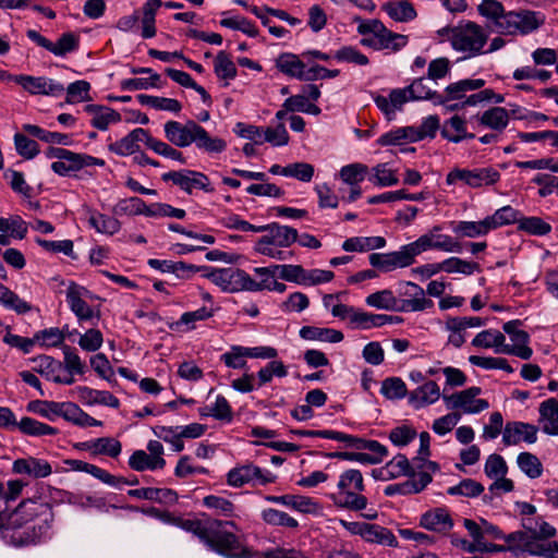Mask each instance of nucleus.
<instances>
[{
    "instance_id": "a211bd4d",
    "label": "nucleus",
    "mask_w": 558,
    "mask_h": 558,
    "mask_svg": "<svg viewBox=\"0 0 558 558\" xmlns=\"http://www.w3.org/2000/svg\"><path fill=\"white\" fill-rule=\"evenodd\" d=\"M403 318L395 315L374 314L355 307L353 318L351 319V329L368 330L380 328L385 325L401 324Z\"/></svg>"
},
{
    "instance_id": "20e7f679",
    "label": "nucleus",
    "mask_w": 558,
    "mask_h": 558,
    "mask_svg": "<svg viewBox=\"0 0 558 558\" xmlns=\"http://www.w3.org/2000/svg\"><path fill=\"white\" fill-rule=\"evenodd\" d=\"M453 50L464 53L465 58L485 54L489 33L473 21H461L442 31Z\"/></svg>"
},
{
    "instance_id": "4be33fe9",
    "label": "nucleus",
    "mask_w": 558,
    "mask_h": 558,
    "mask_svg": "<svg viewBox=\"0 0 558 558\" xmlns=\"http://www.w3.org/2000/svg\"><path fill=\"white\" fill-rule=\"evenodd\" d=\"M519 320H510L504 324L502 329L510 336L512 344L508 347L514 352H506V354L515 355L522 360L531 359L533 350L529 347V333L522 329H519Z\"/></svg>"
},
{
    "instance_id": "4468645a",
    "label": "nucleus",
    "mask_w": 558,
    "mask_h": 558,
    "mask_svg": "<svg viewBox=\"0 0 558 558\" xmlns=\"http://www.w3.org/2000/svg\"><path fill=\"white\" fill-rule=\"evenodd\" d=\"M161 179L165 182L171 181L187 194H192L195 189L203 190L207 193L214 192L208 177L202 172L192 170L170 171L163 173Z\"/></svg>"
},
{
    "instance_id": "aec40b11",
    "label": "nucleus",
    "mask_w": 558,
    "mask_h": 558,
    "mask_svg": "<svg viewBox=\"0 0 558 558\" xmlns=\"http://www.w3.org/2000/svg\"><path fill=\"white\" fill-rule=\"evenodd\" d=\"M485 85V81L482 78H465L449 84L442 94L437 97V105H446L451 101H463L466 97V93L478 90Z\"/></svg>"
},
{
    "instance_id": "bb28decb",
    "label": "nucleus",
    "mask_w": 558,
    "mask_h": 558,
    "mask_svg": "<svg viewBox=\"0 0 558 558\" xmlns=\"http://www.w3.org/2000/svg\"><path fill=\"white\" fill-rule=\"evenodd\" d=\"M420 526L432 532L447 533L453 526L452 518L445 508H434L420 517Z\"/></svg>"
},
{
    "instance_id": "8fccbe9b",
    "label": "nucleus",
    "mask_w": 558,
    "mask_h": 558,
    "mask_svg": "<svg viewBox=\"0 0 558 558\" xmlns=\"http://www.w3.org/2000/svg\"><path fill=\"white\" fill-rule=\"evenodd\" d=\"M254 272L258 277V280L253 279L248 275L250 282H247V291L250 292L268 290L276 276H278L277 270H275V266L257 267L254 269Z\"/></svg>"
},
{
    "instance_id": "f03ea898",
    "label": "nucleus",
    "mask_w": 558,
    "mask_h": 558,
    "mask_svg": "<svg viewBox=\"0 0 558 558\" xmlns=\"http://www.w3.org/2000/svg\"><path fill=\"white\" fill-rule=\"evenodd\" d=\"M175 522L181 529L193 533L211 550L226 558H252L250 550L240 543L239 538L223 530L227 525L235 526L232 521L177 519Z\"/></svg>"
},
{
    "instance_id": "37998d69",
    "label": "nucleus",
    "mask_w": 558,
    "mask_h": 558,
    "mask_svg": "<svg viewBox=\"0 0 558 558\" xmlns=\"http://www.w3.org/2000/svg\"><path fill=\"white\" fill-rule=\"evenodd\" d=\"M161 7L160 0H147L142 8V36L151 38L156 35L155 16L157 10Z\"/></svg>"
},
{
    "instance_id": "f704fd0d",
    "label": "nucleus",
    "mask_w": 558,
    "mask_h": 558,
    "mask_svg": "<svg viewBox=\"0 0 558 558\" xmlns=\"http://www.w3.org/2000/svg\"><path fill=\"white\" fill-rule=\"evenodd\" d=\"M510 114L504 107H492L478 117L481 125L501 133L509 124Z\"/></svg>"
},
{
    "instance_id": "680f3d73",
    "label": "nucleus",
    "mask_w": 558,
    "mask_h": 558,
    "mask_svg": "<svg viewBox=\"0 0 558 558\" xmlns=\"http://www.w3.org/2000/svg\"><path fill=\"white\" fill-rule=\"evenodd\" d=\"M520 470L530 478H538L543 474L541 460L531 452H522L517 459Z\"/></svg>"
},
{
    "instance_id": "473e14b6",
    "label": "nucleus",
    "mask_w": 558,
    "mask_h": 558,
    "mask_svg": "<svg viewBox=\"0 0 558 558\" xmlns=\"http://www.w3.org/2000/svg\"><path fill=\"white\" fill-rule=\"evenodd\" d=\"M442 398L437 383L429 380L414 389L410 395V402L418 409L437 402Z\"/></svg>"
},
{
    "instance_id": "0e129e2a",
    "label": "nucleus",
    "mask_w": 558,
    "mask_h": 558,
    "mask_svg": "<svg viewBox=\"0 0 558 558\" xmlns=\"http://www.w3.org/2000/svg\"><path fill=\"white\" fill-rule=\"evenodd\" d=\"M262 519L270 525L284 526L289 529H298L299 526L298 520L288 513L274 508L264 509L262 511Z\"/></svg>"
},
{
    "instance_id": "c85d7f7f",
    "label": "nucleus",
    "mask_w": 558,
    "mask_h": 558,
    "mask_svg": "<svg viewBox=\"0 0 558 558\" xmlns=\"http://www.w3.org/2000/svg\"><path fill=\"white\" fill-rule=\"evenodd\" d=\"M409 96L407 87L396 88L390 90L388 96H376L374 101L388 119H392L396 112L402 109L404 104L412 101Z\"/></svg>"
},
{
    "instance_id": "393cba45",
    "label": "nucleus",
    "mask_w": 558,
    "mask_h": 558,
    "mask_svg": "<svg viewBox=\"0 0 558 558\" xmlns=\"http://www.w3.org/2000/svg\"><path fill=\"white\" fill-rule=\"evenodd\" d=\"M149 136L147 130L137 128L119 141L111 143L108 148L119 156H129L140 150L141 143H145L148 147Z\"/></svg>"
},
{
    "instance_id": "09e8293b",
    "label": "nucleus",
    "mask_w": 558,
    "mask_h": 558,
    "mask_svg": "<svg viewBox=\"0 0 558 558\" xmlns=\"http://www.w3.org/2000/svg\"><path fill=\"white\" fill-rule=\"evenodd\" d=\"M439 264V270L448 274H463L470 276L480 271V265L474 262L461 259L459 257H449Z\"/></svg>"
},
{
    "instance_id": "c03bdc74",
    "label": "nucleus",
    "mask_w": 558,
    "mask_h": 558,
    "mask_svg": "<svg viewBox=\"0 0 558 558\" xmlns=\"http://www.w3.org/2000/svg\"><path fill=\"white\" fill-rule=\"evenodd\" d=\"M287 507L305 514L319 515L323 512V506L317 500L303 495L289 494Z\"/></svg>"
},
{
    "instance_id": "1a4fd4ad",
    "label": "nucleus",
    "mask_w": 558,
    "mask_h": 558,
    "mask_svg": "<svg viewBox=\"0 0 558 558\" xmlns=\"http://www.w3.org/2000/svg\"><path fill=\"white\" fill-rule=\"evenodd\" d=\"M539 26V21L534 12L509 11L499 16L494 24V29L504 35L527 34Z\"/></svg>"
},
{
    "instance_id": "338daca9",
    "label": "nucleus",
    "mask_w": 558,
    "mask_h": 558,
    "mask_svg": "<svg viewBox=\"0 0 558 558\" xmlns=\"http://www.w3.org/2000/svg\"><path fill=\"white\" fill-rule=\"evenodd\" d=\"M216 75L221 80H233L236 76V66L226 51H219L214 61Z\"/></svg>"
},
{
    "instance_id": "4d7b16f0",
    "label": "nucleus",
    "mask_w": 558,
    "mask_h": 558,
    "mask_svg": "<svg viewBox=\"0 0 558 558\" xmlns=\"http://www.w3.org/2000/svg\"><path fill=\"white\" fill-rule=\"evenodd\" d=\"M15 428H19L23 434L28 436H46V435H56L57 429L50 425L38 422L32 417H23Z\"/></svg>"
},
{
    "instance_id": "69168bd1",
    "label": "nucleus",
    "mask_w": 558,
    "mask_h": 558,
    "mask_svg": "<svg viewBox=\"0 0 558 558\" xmlns=\"http://www.w3.org/2000/svg\"><path fill=\"white\" fill-rule=\"evenodd\" d=\"M372 171L369 181L377 186H392L399 182L397 171L389 168L388 163H379Z\"/></svg>"
},
{
    "instance_id": "412c9836",
    "label": "nucleus",
    "mask_w": 558,
    "mask_h": 558,
    "mask_svg": "<svg viewBox=\"0 0 558 558\" xmlns=\"http://www.w3.org/2000/svg\"><path fill=\"white\" fill-rule=\"evenodd\" d=\"M12 472L17 475H27L32 478H45L52 473V466L45 459L28 456L14 460Z\"/></svg>"
},
{
    "instance_id": "58836bf2",
    "label": "nucleus",
    "mask_w": 558,
    "mask_h": 558,
    "mask_svg": "<svg viewBox=\"0 0 558 558\" xmlns=\"http://www.w3.org/2000/svg\"><path fill=\"white\" fill-rule=\"evenodd\" d=\"M386 246L384 236H353L342 243V250L345 252H368Z\"/></svg>"
},
{
    "instance_id": "79ce46f5",
    "label": "nucleus",
    "mask_w": 558,
    "mask_h": 558,
    "mask_svg": "<svg viewBox=\"0 0 558 558\" xmlns=\"http://www.w3.org/2000/svg\"><path fill=\"white\" fill-rule=\"evenodd\" d=\"M88 223L97 232L109 235L116 234L121 228L118 219L94 210H88Z\"/></svg>"
},
{
    "instance_id": "ddd939ff",
    "label": "nucleus",
    "mask_w": 558,
    "mask_h": 558,
    "mask_svg": "<svg viewBox=\"0 0 558 558\" xmlns=\"http://www.w3.org/2000/svg\"><path fill=\"white\" fill-rule=\"evenodd\" d=\"M148 452L136 450L129 459V465L132 470L143 472L146 470H161L166 466L163 459V446L158 440H149L147 444Z\"/></svg>"
},
{
    "instance_id": "cd10ccee",
    "label": "nucleus",
    "mask_w": 558,
    "mask_h": 558,
    "mask_svg": "<svg viewBox=\"0 0 558 558\" xmlns=\"http://www.w3.org/2000/svg\"><path fill=\"white\" fill-rule=\"evenodd\" d=\"M276 66L280 72L290 77H294L300 81L306 80L308 64L302 57V53L298 56L291 52H283L276 59Z\"/></svg>"
},
{
    "instance_id": "b1692460",
    "label": "nucleus",
    "mask_w": 558,
    "mask_h": 558,
    "mask_svg": "<svg viewBox=\"0 0 558 558\" xmlns=\"http://www.w3.org/2000/svg\"><path fill=\"white\" fill-rule=\"evenodd\" d=\"M537 440V427L523 422H508L504 428L502 442L506 446L518 445L521 441L534 444Z\"/></svg>"
},
{
    "instance_id": "ea45409f",
    "label": "nucleus",
    "mask_w": 558,
    "mask_h": 558,
    "mask_svg": "<svg viewBox=\"0 0 558 558\" xmlns=\"http://www.w3.org/2000/svg\"><path fill=\"white\" fill-rule=\"evenodd\" d=\"M387 15L399 23H408L416 19L417 13L414 5L409 1L387 2L383 5Z\"/></svg>"
},
{
    "instance_id": "2eb2a0df",
    "label": "nucleus",
    "mask_w": 558,
    "mask_h": 558,
    "mask_svg": "<svg viewBox=\"0 0 558 558\" xmlns=\"http://www.w3.org/2000/svg\"><path fill=\"white\" fill-rule=\"evenodd\" d=\"M27 37L37 46L45 48L56 57H64L78 48L80 38L73 33H64L57 43H52L35 29H28Z\"/></svg>"
},
{
    "instance_id": "052dcab7",
    "label": "nucleus",
    "mask_w": 558,
    "mask_h": 558,
    "mask_svg": "<svg viewBox=\"0 0 558 558\" xmlns=\"http://www.w3.org/2000/svg\"><path fill=\"white\" fill-rule=\"evenodd\" d=\"M368 168L366 165L354 162L343 166L339 171V178L348 185H357L366 178Z\"/></svg>"
},
{
    "instance_id": "13d9d810",
    "label": "nucleus",
    "mask_w": 558,
    "mask_h": 558,
    "mask_svg": "<svg viewBox=\"0 0 558 558\" xmlns=\"http://www.w3.org/2000/svg\"><path fill=\"white\" fill-rule=\"evenodd\" d=\"M445 330L448 332V344L460 348L466 340V329L459 317H447Z\"/></svg>"
},
{
    "instance_id": "49530a36",
    "label": "nucleus",
    "mask_w": 558,
    "mask_h": 558,
    "mask_svg": "<svg viewBox=\"0 0 558 558\" xmlns=\"http://www.w3.org/2000/svg\"><path fill=\"white\" fill-rule=\"evenodd\" d=\"M136 98L141 105L151 107L156 110L177 113L182 109L181 102L173 98L158 97L145 94H140Z\"/></svg>"
},
{
    "instance_id": "a18cd8bd",
    "label": "nucleus",
    "mask_w": 558,
    "mask_h": 558,
    "mask_svg": "<svg viewBox=\"0 0 558 558\" xmlns=\"http://www.w3.org/2000/svg\"><path fill=\"white\" fill-rule=\"evenodd\" d=\"M380 472L385 478H397L411 475L413 470L405 456L397 454L386 463Z\"/></svg>"
},
{
    "instance_id": "603ef678",
    "label": "nucleus",
    "mask_w": 558,
    "mask_h": 558,
    "mask_svg": "<svg viewBox=\"0 0 558 558\" xmlns=\"http://www.w3.org/2000/svg\"><path fill=\"white\" fill-rule=\"evenodd\" d=\"M365 303L377 310L392 311L398 310V300L391 290L385 289L374 292L366 296Z\"/></svg>"
},
{
    "instance_id": "f3484780",
    "label": "nucleus",
    "mask_w": 558,
    "mask_h": 558,
    "mask_svg": "<svg viewBox=\"0 0 558 558\" xmlns=\"http://www.w3.org/2000/svg\"><path fill=\"white\" fill-rule=\"evenodd\" d=\"M34 371L57 384L72 385L75 381L74 377L63 367L62 362L48 355H41L35 360Z\"/></svg>"
},
{
    "instance_id": "9b49d317",
    "label": "nucleus",
    "mask_w": 558,
    "mask_h": 558,
    "mask_svg": "<svg viewBox=\"0 0 558 558\" xmlns=\"http://www.w3.org/2000/svg\"><path fill=\"white\" fill-rule=\"evenodd\" d=\"M203 276L219 287L223 292L247 291L248 274L239 268H208Z\"/></svg>"
},
{
    "instance_id": "9d476101",
    "label": "nucleus",
    "mask_w": 558,
    "mask_h": 558,
    "mask_svg": "<svg viewBox=\"0 0 558 558\" xmlns=\"http://www.w3.org/2000/svg\"><path fill=\"white\" fill-rule=\"evenodd\" d=\"M66 302L70 310L74 313L80 322L92 320L100 317V311L89 305V301L96 296L85 287L71 281L66 288Z\"/></svg>"
},
{
    "instance_id": "864d4df0",
    "label": "nucleus",
    "mask_w": 558,
    "mask_h": 558,
    "mask_svg": "<svg viewBox=\"0 0 558 558\" xmlns=\"http://www.w3.org/2000/svg\"><path fill=\"white\" fill-rule=\"evenodd\" d=\"M53 172L60 175H68L71 172L78 171L82 168V154L68 151L62 158L51 163Z\"/></svg>"
},
{
    "instance_id": "a878e982",
    "label": "nucleus",
    "mask_w": 558,
    "mask_h": 558,
    "mask_svg": "<svg viewBox=\"0 0 558 558\" xmlns=\"http://www.w3.org/2000/svg\"><path fill=\"white\" fill-rule=\"evenodd\" d=\"M72 393L85 405L92 407L95 404H101L113 409H118L120 407L119 399L106 390H97L87 386H78L72 391Z\"/></svg>"
},
{
    "instance_id": "423d86ee",
    "label": "nucleus",
    "mask_w": 558,
    "mask_h": 558,
    "mask_svg": "<svg viewBox=\"0 0 558 558\" xmlns=\"http://www.w3.org/2000/svg\"><path fill=\"white\" fill-rule=\"evenodd\" d=\"M337 493L330 495L336 507L351 511H361L367 507V498L362 494L365 489L364 478L359 470L350 469L340 474Z\"/></svg>"
},
{
    "instance_id": "e2e57ef3",
    "label": "nucleus",
    "mask_w": 558,
    "mask_h": 558,
    "mask_svg": "<svg viewBox=\"0 0 558 558\" xmlns=\"http://www.w3.org/2000/svg\"><path fill=\"white\" fill-rule=\"evenodd\" d=\"M28 230L27 222L20 216L0 217V232L10 233L12 238L22 240Z\"/></svg>"
},
{
    "instance_id": "de8ad7c7",
    "label": "nucleus",
    "mask_w": 558,
    "mask_h": 558,
    "mask_svg": "<svg viewBox=\"0 0 558 558\" xmlns=\"http://www.w3.org/2000/svg\"><path fill=\"white\" fill-rule=\"evenodd\" d=\"M87 448L94 454H106L110 458H117L122 450L121 442L112 437H101L87 444Z\"/></svg>"
},
{
    "instance_id": "774afa93",
    "label": "nucleus",
    "mask_w": 558,
    "mask_h": 558,
    "mask_svg": "<svg viewBox=\"0 0 558 558\" xmlns=\"http://www.w3.org/2000/svg\"><path fill=\"white\" fill-rule=\"evenodd\" d=\"M500 173L493 167L472 169L471 187L478 189L497 183Z\"/></svg>"
},
{
    "instance_id": "7c9ffc66",
    "label": "nucleus",
    "mask_w": 558,
    "mask_h": 558,
    "mask_svg": "<svg viewBox=\"0 0 558 558\" xmlns=\"http://www.w3.org/2000/svg\"><path fill=\"white\" fill-rule=\"evenodd\" d=\"M542 430L550 436H558V400L549 398L538 408Z\"/></svg>"
},
{
    "instance_id": "6e6552de",
    "label": "nucleus",
    "mask_w": 558,
    "mask_h": 558,
    "mask_svg": "<svg viewBox=\"0 0 558 558\" xmlns=\"http://www.w3.org/2000/svg\"><path fill=\"white\" fill-rule=\"evenodd\" d=\"M481 393L482 389L473 386L451 395H442V401L448 410L459 412L461 416L477 414L489 408L487 400L477 398Z\"/></svg>"
},
{
    "instance_id": "e433bc0d",
    "label": "nucleus",
    "mask_w": 558,
    "mask_h": 558,
    "mask_svg": "<svg viewBox=\"0 0 558 558\" xmlns=\"http://www.w3.org/2000/svg\"><path fill=\"white\" fill-rule=\"evenodd\" d=\"M85 110L92 116V125L98 130L104 131L110 124L121 120L120 113L108 107L88 105Z\"/></svg>"
},
{
    "instance_id": "6ab92c4d",
    "label": "nucleus",
    "mask_w": 558,
    "mask_h": 558,
    "mask_svg": "<svg viewBox=\"0 0 558 558\" xmlns=\"http://www.w3.org/2000/svg\"><path fill=\"white\" fill-rule=\"evenodd\" d=\"M509 546L520 553L532 556L546 555L547 544L545 539L527 532H515L507 537Z\"/></svg>"
},
{
    "instance_id": "3c124183",
    "label": "nucleus",
    "mask_w": 558,
    "mask_h": 558,
    "mask_svg": "<svg viewBox=\"0 0 558 558\" xmlns=\"http://www.w3.org/2000/svg\"><path fill=\"white\" fill-rule=\"evenodd\" d=\"M63 418L81 427L100 426L102 423L88 413L84 412L77 404L68 401Z\"/></svg>"
},
{
    "instance_id": "72a5a7b5",
    "label": "nucleus",
    "mask_w": 558,
    "mask_h": 558,
    "mask_svg": "<svg viewBox=\"0 0 558 558\" xmlns=\"http://www.w3.org/2000/svg\"><path fill=\"white\" fill-rule=\"evenodd\" d=\"M440 133L444 138L452 143L474 137L473 133L468 132L466 120L458 114L445 121Z\"/></svg>"
},
{
    "instance_id": "5fc2aeb1",
    "label": "nucleus",
    "mask_w": 558,
    "mask_h": 558,
    "mask_svg": "<svg viewBox=\"0 0 558 558\" xmlns=\"http://www.w3.org/2000/svg\"><path fill=\"white\" fill-rule=\"evenodd\" d=\"M148 208L149 205H147L142 198L129 197L118 202L114 206V213L117 215H143L148 217Z\"/></svg>"
},
{
    "instance_id": "c9c22d12",
    "label": "nucleus",
    "mask_w": 558,
    "mask_h": 558,
    "mask_svg": "<svg viewBox=\"0 0 558 558\" xmlns=\"http://www.w3.org/2000/svg\"><path fill=\"white\" fill-rule=\"evenodd\" d=\"M68 407L66 402H56L47 400H34L27 404V411L38 414L49 421L57 417H63Z\"/></svg>"
},
{
    "instance_id": "dca6fc26",
    "label": "nucleus",
    "mask_w": 558,
    "mask_h": 558,
    "mask_svg": "<svg viewBox=\"0 0 558 558\" xmlns=\"http://www.w3.org/2000/svg\"><path fill=\"white\" fill-rule=\"evenodd\" d=\"M14 82L31 95L59 96L64 92L61 83L46 77L32 75H17Z\"/></svg>"
},
{
    "instance_id": "f8f14e48",
    "label": "nucleus",
    "mask_w": 558,
    "mask_h": 558,
    "mask_svg": "<svg viewBox=\"0 0 558 558\" xmlns=\"http://www.w3.org/2000/svg\"><path fill=\"white\" fill-rule=\"evenodd\" d=\"M276 478L274 473L253 463L236 465L227 473V483L236 488L246 484L266 485L274 483Z\"/></svg>"
},
{
    "instance_id": "f257e3e1",
    "label": "nucleus",
    "mask_w": 558,
    "mask_h": 558,
    "mask_svg": "<svg viewBox=\"0 0 558 558\" xmlns=\"http://www.w3.org/2000/svg\"><path fill=\"white\" fill-rule=\"evenodd\" d=\"M52 509L47 502L23 500L8 517L4 526L10 542L15 546H27L41 541L52 522Z\"/></svg>"
},
{
    "instance_id": "7ed1b4c3",
    "label": "nucleus",
    "mask_w": 558,
    "mask_h": 558,
    "mask_svg": "<svg viewBox=\"0 0 558 558\" xmlns=\"http://www.w3.org/2000/svg\"><path fill=\"white\" fill-rule=\"evenodd\" d=\"M165 137L177 147H187L193 143L197 148L213 154L221 153L226 149L227 143L219 137H211L208 132L196 123L189 120L185 123L179 121H168L163 125Z\"/></svg>"
},
{
    "instance_id": "2f4dec72",
    "label": "nucleus",
    "mask_w": 558,
    "mask_h": 558,
    "mask_svg": "<svg viewBox=\"0 0 558 558\" xmlns=\"http://www.w3.org/2000/svg\"><path fill=\"white\" fill-rule=\"evenodd\" d=\"M450 227L456 235L471 239L485 236L492 231L486 217L480 221H451Z\"/></svg>"
},
{
    "instance_id": "bf43d9fd",
    "label": "nucleus",
    "mask_w": 558,
    "mask_h": 558,
    "mask_svg": "<svg viewBox=\"0 0 558 558\" xmlns=\"http://www.w3.org/2000/svg\"><path fill=\"white\" fill-rule=\"evenodd\" d=\"M0 304L17 314H25L32 310L26 301L3 284H0Z\"/></svg>"
},
{
    "instance_id": "39448f33",
    "label": "nucleus",
    "mask_w": 558,
    "mask_h": 558,
    "mask_svg": "<svg viewBox=\"0 0 558 558\" xmlns=\"http://www.w3.org/2000/svg\"><path fill=\"white\" fill-rule=\"evenodd\" d=\"M355 21L359 22L357 33L363 36L361 45L364 47L397 52L408 44L407 35L391 32L377 19Z\"/></svg>"
},
{
    "instance_id": "a19ab883",
    "label": "nucleus",
    "mask_w": 558,
    "mask_h": 558,
    "mask_svg": "<svg viewBox=\"0 0 558 558\" xmlns=\"http://www.w3.org/2000/svg\"><path fill=\"white\" fill-rule=\"evenodd\" d=\"M362 538L368 543H375L390 547L398 546V541L393 533L387 527L377 524L367 523L364 529Z\"/></svg>"
},
{
    "instance_id": "c756f323",
    "label": "nucleus",
    "mask_w": 558,
    "mask_h": 558,
    "mask_svg": "<svg viewBox=\"0 0 558 558\" xmlns=\"http://www.w3.org/2000/svg\"><path fill=\"white\" fill-rule=\"evenodd\" d=\"M472 345L480 349H493L497 354L514 352L506 343L505 335L497 329H486L478 332L472 340Z\"/></svg>"
},
{
    "instance_id": "5701e85b",
    "label": "nucleus",
    "mask_w": 558,
    "mask_h": 558,
    "mask_svg": "<svg viewBox=\"0 0 558 558\" xmlns=\"http://www.w3.org/2000/svg\"><path fill=\"white\" fill-rule=\"evenodd\" d=\"M407 290L403 292L407 299H403L398 306L400 312H423L434 306V302L426 298L425 290L418 284L408 281Z\"/></svg>"
},
{
    "instance_id": "0eeeda50",
    "label": "nucleus",
    "mask_w": 558,
    "mask_h": 558,
    "mask_svg": "<svg viewBox=\"0 0 558 558\" xmlns=\"http://www.w3.org/2000/svg\"><path fill=\"white\" fill-rule=\"evenodd\" d=\"M262 228H265L263 232L267 233L258 239L255 251L274 259H287L291 253H287L282 248L289 247L296 242L299 239L298 230L277 222L262 226Z\"/></svg>"
},
{
    "instance_id": "6e6d98bb",
    "label": "nucleus",
    "mask_w": 558,
    "mask_h": 558,
    "mask_svg": "<svg viewBox=\"0 0 558 558\" xmlns=\"http://www.w3.org/2000/svg\"><path fill=\"white\" fill-rule=\"evenodd\" d=\"M522 525L532 535L539 536L544 539L554 537L556 535V529L547 523L543 518H523Z\"/></svg>"
},
{
    "instance_id": "4c0bfd02",
    "label": "nucleus",
    "mask_w": 558,
    "mask_h": 558,
    "mask_svg": "<svg viewBox=\"0 0 558 558\" xmlns=\"http://www.w3.org/2000/svg\"><path fill=\"white\" fill-rule=\"evenodd\" d=\"M300 337L310 341L337 343L343 340V333L332 328L304 326L300 329Z\"/></svg>"
}]
</instances>
